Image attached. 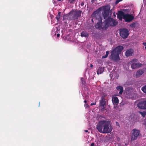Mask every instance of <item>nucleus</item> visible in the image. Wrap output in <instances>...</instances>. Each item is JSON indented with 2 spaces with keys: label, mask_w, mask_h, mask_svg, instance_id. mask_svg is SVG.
Segmentation results:
<instances>
[{
  "label": "nucleus",
  "mask_w": 146,
  "mask_h": 146,
  "mask_svg": "<svg viewBox=\"0 0 146 146\" xmlns=\"http://www.w3.org/2000/svg\"><path fill=\"white\" fill-rule=\"evenodd\" d=\"M125 14L121 11H118L117 14V18L120 20H122V18L124 19V17Z\"/></svg>",
  "instance_id": "1a4fd4ad"
},
{
  "label": "nucleus",
  "mask_w": 146,
  "mask_h": 146,
  "mask_svg": "<svg viewBox=\"0 0 146 146\" xmlns=\"http://www.w3.org/2000/svg\"><path fill=\"white\" fill-rule=\"evenodd\" d=\"M124 39H125V38H127V37H122Z\"/></svg>",
  "instance_id": "79ce46f5"
},
{
  "label": "nucleus",
  "mask_w": 146,
  "mask_h": 146,
  "mask_svg": "<svg viewBox=\"0 0 146 146\" xmlns=\"http://www.w3.org/2000/svg\"><path fill=\"white\" fill-rule=\"evenodd\" d=\"M124 47L122 46H119L116 47L111 52L110 58L111 60L115 62L118 61L120 60L119 55Z\"/></svg>",
  "instance_id": "7ed1b4c3"
},
{
  "label": "nucleus",
  "mask_w": 146,
  "mask_h": 146,
  "mask_svg": "<svg viewBox=\"0 0 146 146\" xmlns=\"http://www.w3.org/2000/svg\"><path fill=\"white\" fill-rule=\"evenodd\" d=\"M142 66V64L140 63H133L131 66V68L133 69H135L139 68Z\"/></svg>",
  "instance_id": "f8f14e48"
},
{
  "label": "nucleus",
  "mask_w": 146,
  "mask_h": 146,
  "mask_svg": "<svg viewBox=\"0 0 146 146\" xmlns=\"http://www.w3.org/2000/svg\"><path fill=\"white\" fill-rule=\"evenodd\" d=\"M105 100V99H103L102 98V99H101V100H100V106L104 107V109L105 108V106L106 105V102Z\"/></svg>",
  "instance_id": "ddd939ff"
},
{
  "label": "nucleus",
  "mask_w": 146,
  "mask_h": 146,
  "mask_svg": "<svg viewBox=\"0 0 146 146\" xmlns=\"http://www.w3.org/2000/svg\"><path fill=\"white\" fill-rule=\"evenodd\" d=\"M84 106L86 108L89 107L87 104H85Z\"/></svg>",
  "instance_id": "f704fd0d"
},
{
  "label": "nucleus",
  "mask_w": 146,
  "mask_h": 146,
  "mask_svg": "<svg viewBox=\"0 0 146 146\" xmlns=\"http://www.w3.org/2000/svg\"><path fill=\"white\" fill-rule=\"evenodd\" d=\"M145 129H146V123H145Z\"/></svg>",
  "instance_id": "37998d69"
},
{
  "label": "nucleus",
  "mask_w": 146,
  "mask_h": 146,
  "mask_svg": "<svg viewBox=\"0 0 146 146\" xmlns=\"http://www.w3.org/2000/svg\"><path fill=\"white\" fill-rule=\"evenodd\" d=\"M137 106L141 109H146V101L140 102L138 104Z\"/></svg>",
  "instance_id": "6e6552de"
},
{
  "label": "nucleus",
  "mask_w": 146,
  "mask_h": 146,
  "mask_svg": "<svg viewBox=\"0 0 146 146\" xmlns=\"http://www.w3.org/2000/svg\"><path fill=\"white\" fill-rule=\"evenodd\" d=\"M84 5V2H82L80 4V5L82 6H83Z\"/></svg>",
  "instance_id": "7c9ffc66"
},
{
  "label": "nucleus",
  "mask_w": 146,
  "mask_h": 146,
  "mask_svg": "<svg viewBox=\"0 0 146 146\" xmlns=\"http://www.w3.org/2000/svg\"><path fill=\"white\" fill-rule=\"evenodd\" d=\"M135 59H133V60L132 61H133V62H134V61H135Z\"/></svg>",
  "instance_id": "a18cd8bd"
},
{
  "label": "nucleus",
  "mask_w": 146,
  "mask_h": 146,
  "mask_svg": "<svg viewBox=\"0 0 146 146\" xmlns=\"http://www.w3.org/2000/svg\"><path fill=\"white\" fill-rule=\"evenodd\" d=\"M84 131L86 132H88V130H85Z\"/></svg>",
  "instance_id": "a19ab883"
},
{
  "label": "nucleus",
  "mask_w": 146,
  "mask_h": 146,
  "mask_svg": "<svg viewBox=\"0 0 146 146\" xmlns=\"http://www.w3.org/2000/svg\"><path fill=\"white\" fill-rule=\"evenodd\" d=\"M112 101L113 103L116 105L118 104L119 103V100L117 97H115L112 98Z\"/></svg>",
  "instance_id": "a211bd4d"
},
{
  "label": "nucleus",
  "mask_w": 146,
  "mask_h": 146,
  "mask_svg": "<svg viewBox=\"0 0 146 146\" xmlns=\"http://www.w3.org/2000/svg\"><path fill=\"white\" fill-rule=\"evenodd\" d=\"M60 14L61 12H59L58 14L56 16V19L57 21H58L60 20Z\"/></svg>",
  "instance_id": "412c9836"
},
{
  "label": "nucleus",
  "mask_w": 146,
  "mask_h": 146,
  "mask_svg": "<svg viewBox=\"0 0 146 146\" xmlns=\"http://www.w3.org/2000/svg\"><path fill=\"white\" fill-rule=\"evenodd\" d=\"M81 80L82 84L84 85L86 84V82L84 81V79L83 78H81Z\"/></svg>",
  "instance_id": "a878e982"
},
{
  "label": "nucleus",
  "mask_w": 146,
  "mask_h": 146,
  "mask_svg": "<svg viewBox=\"0 0 146 146\" xmlns=\"http://www.w3.org/2000/svg\"><path fill=\"white\" fill-rule=\"evenodd\" d=\"M76 0H68V2L70 3L74 4Z\"/></svg>",
  "instance_id": "393cba45"
},
{
  "label": "nucleus",
  "mask_w": 146,
  "mask_h": 146,
  "mask_svg": "<svg viewBox=\"0 0 146 146\" xmlns=\"http://www.w3.org/2000/svg\"><path fill=\"white\" fill-rule=\"evenodd\" d=\"M96 104V103L95 102V103H92L90 105L91 106H93V105H95Z\"/></svg>",
  "instance_id": "72a5a7b5"
},
{
  "label": "nucleus",
  "mask_w": 146,
  "mask_h": 146,
  "mask_svg": "<svg viewBox=\"0 0 146 146\" xmlns=\"http://www.w3.org/2000/svg\"><path fill=\"white\" fill-rule=\"evenodd\" d=\"M133 52V50L132 49H129L127 50L125 52V55L127 57L131 56Z\"/></svg>",
  "instance_id": "9b49d317"
},
{
  "label": "nucleus",
  "mask_w": 146,
  "mask_h": 146,
  "mask_svg": "<svg viewBox=\"0 0 146 146\" xmlns=\"http://www.w3.org/2000/svg\"><path fill=\"white\" fill-rule=\"evenodd\" d=\"M129 34V31L126 29H123L120 32V35L123 36H127Z\"/></svg>",
  "instance_id": "9d476101"
},
{
  "label": "nucleus",
  "mask_w": 146,
  "mask_h": 146,
  "mask_svg": "<svg viewBox=\"0 0 146 146\" xmlns=\"http://www.w3.org/2000/svg\"><path fill=\"white\" fill-rule=\"evenodd\" d=\"M123 0H116L115 2L116 4H117L119 2L122 1Z\"/></svg>",
  "instance_id": "c85d7f7f"
},
{
  "label": "nucleus",
  "mask_w": 146,
  "mask_h": 146,
  "mask_svg": "<svg viewBox=\"0 0 146 146\" xmlns=\"http://www.w3.org/2000/svg\"><path fill=\"white\" fill-rule=\"evenodd\" d=\"M144 146H146V145H145Z\"/></svg>",
  "instance_id": "3c124183"
},
{
  "label": "nucleus",
  "mask_w": 146,
  "mask_h": 146,
  "mask_svg": "<svg viewBox=\"0 0 146 146\" xmlns=\"http://www.w3.org/2000/svg\"><path fill=\"white\" fill-rule=\"evenodd\" d=\"M82 11L81 10L76 9L75 10L72 11L71 12V15L72 16L71 18L68 19L69 20H74L78 19L81 16Z\"/></svg>",
  "instance_id": "20e7f679"
},
{
  "label": "nucleus",
  "mask_w": 146,
  "mask_h": 146,
  "mask_svg": "<svg viewBox=\"0 0 146 146\" xmlns=\"http://www.w3.org/2000/svg\"><path fill=\"white\" fill-rule=\"evenodd\" d=\"M132 134L131 135V139L132 141L135 140L139 136L140 131L136 129H133L132 131Z\"/></svg>",
  "instance_id": "39448f33"
},
{
  "label": "nucleus",
  "mask_w": 146,
  "mask_h": 146,
  "mask_svg": "<svg viewBox=\"0 0 146 146\" xmlns=\"http://www.w3.org/2000/svg\"><path fill=\"white\" fill-rule=\"evenodd\" d=\"M110 7L108 6H104V11L102 12V15L104 19H107L108 17Z\"/></svg>",
  "instance_id": "423d86ee"
},
{
  "label": "nucleus",
  "mask_w": 146,
  "mask_h": 146,
  "mask_svg": "<svg viewBox=\"0 0 146 146\" xmlns=\"http://www.w3.org/2000/svg\"><path fill=\"white\" fill-rule=\"evenodd\" d=\"M145 49H146V45L145 46Z\"/></svg>",
  "instance_id": "09e8293b"
},
{
  "label": "nucleus",
  "mask_w": 146,
  "mask_h": 146,
  "mask_svg": "<svg viewBox=\"0 0 146 146\" xmlns=\"http://www.w3.org/2000/svg\"><path fill=\"white\" fill-rule=\"evenodd\" d=\"M134 17L128 14H125L124 17V19L126 22H130L134 19Z\"/></svg>",
  "instance_id": "0eeeda50"
},
{
  "label": "nucleus",
  "mask_w": 146,
  "mask_h": 146,
  "mask_svg": "<svg viewBox=\"0 0 146 146\" xmlns=\"http://www.w3.org/2000/svg\"><path fill=\"white\" fill-rule=\"evenodd\" d=\"M60 36V34L59 33H58L57 35V36Z\"/></svg>",
  "instance_id": "c9c22d12"
},
{
  "label": "nucleus",
  "mask_w": 146,
  "mask_h": 146,
  "mask_svg": "<svg viewBox=\"0 0 146 146\" xmlns=\"http://www.w3.org/2000/svg\"><path fill=\"white\" fill-rule=\"evenodd\" d=\"M116 125L117 126H118L119 127H120V125H119V123L118 122H116Z\"/></svg>",
  "instance_id": "473e14b6"
},
{
  "label": "nucleus",
  "mask_w": 146,
  "mask_h": 146,
  "mask_svg": "<svg viewBox=\"0 0 146 146\" xmlns=\"http://www.w3.org/2000/svg\"><path fill=\"white\" fill-rule=\"evenodd\" d=\"M130 27H135L136 26V23H133L130 25Z\"/></svg>",
  "instance_id": "bb28decb"
},
{
  "label": "nucleus",
  "mask_w": 146,
  "mask_h": 146,
  "mask_svg": "<svg viewBox=\"0 0 146 146\" xmlns=\"http://www.w3.org/2000/svg\"><path fill=\"white\" fill-rule=\"evenodd\" d=\"M104 9V6H103V7H100L97 10L98 11H101L102 9Z\"/></svg>",
  "instance_id": "cd10ccee"
},
{
  "label": "nucleus",
  "mask_w": 146,
  "mask_h": 146,
  "mask_svg": "<svg viewBox=\"0 0 146 146\" xmlns=\"http://www.w3.org/2000/svg\"><path fill=\"white\" fill-rule=\"evenodd\" d=\"M116 89L117 91H119V94H121L123 91V88L121 86H117L116 88Z\"/></svg>",
  "instance_id": "dca6fc26"
},
{
  "label": "nucleus",
  "mask_w": 146,
  "mask_h": 146,
  "mask_svg": "<svg viewBox=\"0 0 146 146\" xmlns=\"http://www.w3.org/2000/svg\"><path fill=\"white\" fill-rule=\"evenodd\" d=\"M71 37H63V39L67 41H72L71 40Z\"/></svg>",
  "instance_id": "4be33fe9"
},
{
  "label": "nucleus",
  "mask_w": 146,
  "mask_h": 146,
  "mask_svg": "<svg viewBox=\"0 0 146 146\" xmlns=\"http://www.w3.org/2000/svg\"><path fill=\"white\" fill-rule=\"evenodd\" d=\"M63 19H64V17H63Z\"/></svg>",
  "instance_id": "8fccbe9b"
},
{
  "label": "nucleus",
  "mask_w": 146,
  "mask_h": 146,
  "mask_svg": "<svg viewBox=\"0 0 146 146\" xmlns=\"http://www.w3.org/2000/svg\"><path fill=\"white\" fill-rule=\"evenodd\" d=\"M104 109H104V107H103V108H102L101 110L102 111H103L104 110Z\"/></svg>",
  "instance_id": "4c0bfd02"
},
{
  "label": "nucleus",
  "mask_w": 146,
  "mask_h": 146,
  "mask_svg": "<svg viewBox=\"0 0 146 146\" xmlns=\"http://www.w3.org/2000/svg\"><path fill=\"white\" fill-rule=\"evenodd\" d=\"M109 54V52L108 51H107L106 52V54L104 56H102V58H107Z\"/></svg>",
  "instance_id": "b1692460"
},
{
  "label": "nucleus",
  "mask_w": 146,
  "mask_h": 146,
  "mask_svg": "<svg viewBox=\"0 0 146 146\" xmlns=\"http://www.w3.org/2000/svg\"><path fill=\"white\" fill-rule=\"evenodd\" d=\"M141 90L143 92L146 94V85L142 87Z\"/></svg>",
  "instance_id": "5701e85b"
},
{
  "label": "nucleus",
  "mask_w": 146,
  "mask_h": 146,
  "mask_svg": "<svg viewBox=\"0 0 146 146\" xmlns=\"http://www.w3.org/2000/svg\"><path fill=\"white\" fill-rule=\"evenodd\" d=\"M139 113L143 117H144L146 115V112L145 111L143 112L139 111Z\"/></svg>",
  "instance_id": "aec40b11"
},
{
  "label": "nucleus",
  "mask_w": 146,
  "mask_h": 146,
  "mask_svg": "<svg viewBox=\"0 0 146 146\" xmlns=\"http://www.w3.org/2000/svg\"><path fill=\"white\" fill-rule=\"evenodd\" d=\"M98 131L103 133H111L113 127L109 121L103 120L99 121L96 126Z\"/></svg>",
  "instance_id": "f03ea898"
},
{
  "label": "nucleus",
  "mask_w": 146,
  "mask_h": 146,
  "mask_svg": "<svg viewBox=\"0 0 146 146\" xmlns=\"http://www.w3.org/2000/svg\"><path fill=\"white\" fill-rule=\"evenodd\" d=\"M118 146H120V144H119L118 145Z\"/></svg>",
  "instance_id": "49530a36"
},
{
  "label": "nucleus",
  "mask_w": 146,
  "mask_h": 146,
  "mask_svg": "<svg viewBox=\"0 0 146 146\" xmlns=\"http://www.w3.org/2000/svg\"><path fill=\"white\" fill-rule=\"evenodd\" d=\"M106 96V95L105 94H102V97H101V99H102V98L103 99H105L104 98Z\"/></svg>",
  "instance_id": "c756f323"
},
{
  "label": "nucleus",
  "mask_w": 146,
  "mask_h": 146,
  "mask_svg": "<svg viewBox=\"0 0 146 146\" xmlns=\"http://www.w3.org/2000/svg\"><path fill=\"white\" fill-rule=\"evenodd\" d=\"M97 18L99 20V22H98L96 25V27L100 30H106L110 26H115L117 24V22L110 17H108L107 19L105 20L104 22H102V18L101 16L97 15Z\"/></svg>",
  "instance_id": "f257e3e1"
},
{
  "label": "nucleus",
  "mask_w": 146,
  "mask_h": 146,
  "mask_svg": "<svg viewBox=\"0 0 146 146\" xmlns=\"http://www.w3.org/2000/svg\"><path fill=\"white\" fill-rule=\"evenodd\" d=\"M95 12H94V13L92 14V16L93 17V18L92 19V22H94L93 20H98V22H99V20H98V18H97L96 16L97 15H98L99 16H101V15H100L98 14V13H96L95 14Z\"/></svg>",
  "instance_id": "2eb2a0df"
},
{
  "label": "nucleus",
  "mask_w": 146,
  "mask_h": 146,
  "mask_svg": "<svg viewBox=\"0 0 146 146\" xmlns=\"http://www.w3.org/2000/svg\"><path fill=\"white\" fill-rule=\"evenodd\" d=\"M89 35L86 31H82L81 34V36H88Z\"/></svg>",
  "instance_id": "6ab92c4d"
},
{
  "label": "nucleus",
  "mask_w": 146,
  "mask_h": 146,
  "mask_svg": "<svg viewBox=\"0 0 146 146\" xmlns=\"http://www.w3.org/2000/svg\"><path fill=\"white\" fill-rule=\"evenodd\" d=\"M84 102L86 103L87 102V101L86 100H85L84 101Z\"/></svg>",
  "instance_id": "c03bdc74"
},
{
  "label": "nucleus",
  "mask_w": 146,
  "mask_h": 146,
  "mask_svg": "<svg viewBox=\"0 0 146 146\" xmlns=\"http://www.w3.org/2000/svg\"><path fill=\"white\" fill-rule=\"evenodd\" d=\"M143 44L144 45H146V42L143 43Z\"/></svg>",
  "instance_id": "ea45409f"
},
{
  "label": "nucleus",
  "mask_w": 146,
  "mask_h": 146,
  "mask_svg": "<svg viewBox=\"0 0 146 146\" xmlns=\"http://www.w3.org/2000/svg\"><path fill=\"white\" fill-rule=\"evenodd\" d=\"M57 1H61V0H57Z\"/></svg>",
  "instance_id": "de8ad7c7"
},
{
  "label": "nucleus",
  "mask_w": 146,
  "mask_h": 146,
  "mask_svg": "<svg viewBox=\"0 0 146 146\" xmlns=\"http://www.w3.org/2000/svg\"><path fill=\"white\" fill-rule=\"evenodd\" d=\"M93 65L92 64H90V67H91L92 68L93 67Z\"/></svg>",
  "instance_id": "58836bf2"
},
{
  "label": "nucleus",
  "mask_w": 146,
  "mask_h": 146,
  "mask_svg": "<svg viewBox=\"0 0 146 146\" xmlns=\"http://www.w3.org/2000/svg\"><path fill=\"white\" fill-rule=\"evenodd\" d=\"M144 70H139L136 72V76L137 78H138L142 75L144 72Z\"/></svg>",
  "instance_id": "4468645a"
},
{
  "label": "nucleus",
  "mask_w": 146,
  "mask_h": 146,
  "mask_svg": "<svg viewBox=\"0 0 146 146\" xmlns=\"http://www.w3.org/2000/svg\"><path fill=\"white\" fill-rule=\"evenodd\" d=\"M95 144L94 143H92L91 144L90 146H94Z\"/></svg>",
  "instance_id": "2f4dec72"
},
{
  "label": "nucleus",
  "mask_w": 146,
  "mask_h": 146,
  "mask_svg": "<svg viewBox=\"0 0 146 146\" xmlns=\"http://www.w3.org/2000/svg\"><path fill=\"white\" fill-rule=\"evenodd\" d=\"M104 71V68L101 67H100L97 70V72L98 74H100L102 73Z\"/></svg>",
  "instance_id": "f3484780"
},
{
  "label": "nucleus",
  "mask_w": 146,
  "mask_h": 146,
  "mask_svg": "<svg viewBox=\"0 0 146 146\" xmlns=\"http://www.w3.org/2000/svg\"><path fill=\"white\" fill-rule=\"evenodd\" d=\"M110 77H112V74H110Z\"/></svg>",
  "instance_id": "e433bc0d"
}]
</instances>
